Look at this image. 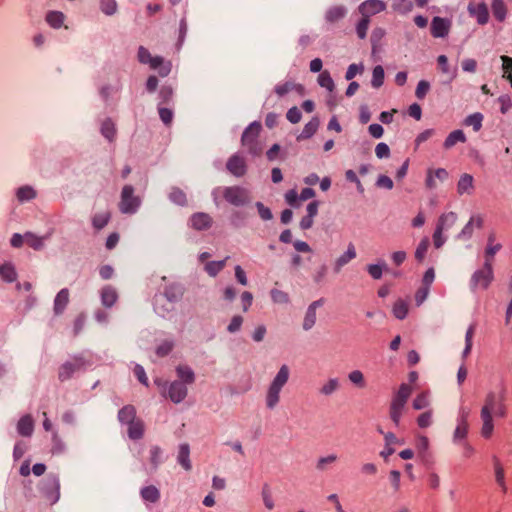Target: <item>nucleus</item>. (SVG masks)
<instances>
[{"mask_svg":"<svg viewBox=\"0 0 512 512\" xmlns=\"http://www.w3.org/2000/svg\"><path fill=\"white\" fill-rule=\"evenodd\" d=\"M136 410L132 405H126L121 408L118 412V420L121 423L129 424L133 420H135Z\"/></svg>","mask_w":512,"mask_h":512,"instance_id":"72a5a7b5","label":"nucleus"},{"mask_svg":"<svg viewBox=\"0 0 512 512\" xmlns=\"http://www.w3.org/2000/svg\"><path fill=\"white\" fill-rule=\"evenodd\" d=\"M191 226L196 230H206L212 225V218L203 212L195 213L190 218Z\"/></svg>","mask_w":512,"mask_h":512,"instance_id":"ddd939ff","label":"nucleus"},{"mask_svg":"<svg viewBox=\"0 0 512 512\" xmlns=\"http://www.w3.org/2000/svg\"><path fill=\"white\" fill-rule=\"evenodd\" d=\"M169 199L180 206L187 205V197L183 190L178 187H173L169 193Z\"/></svg>","mask_w":512,"mask_h":512,"instance_id":"ea45409f","label":"nucleus"},{"mask_svg":"<svg viewBox=\"0 0 512 512\" xmlns=\"http://www.w3.org/2000/svg\"><path fill=\"white\" fill-rule=\"evenodd\" d=\"M369 22H370V20L367 15L363 16L362 19L359 21L357 28H356L357 35L359 36V38L364 39L366 37Z\"/></svg>","mask_w":512,"mask_h":512,"instance_id":"6e6d98bb","label":"nucleus"},{"mask_svg":"<svg viewBox=\"0 0 512 512\" xmlns=\"http://www.w3.org/2000/svg\"><path fill=\"white\" fill-rule=\"evenodd\" d=\"M177 461L186 471H190L192 469L190 461V447L187 443H183L179 446Z\"/></svg>","mask_w":512,"mask_h":512,"instance_id":"4be33fe9","label":"nucleus"},{"mask_svg":"<svg viewBox=\"0 0 512 512\" xmlns=\"http://www.w3.org/2000/svg\"><path fill=\"white\" fill-rule=\"evenodd\" d=\"M473 189V177L470 174H464L458 181L457 191L459 194L470 193Z\"/></svg>","mask_w":512,"mask_h":512,"instance_id":"e433bc0d","label":"nucleus"},{"mask_svg":"<svg viewBox=\"0 0 512 512\" xmlns=\"http://www.w3.org/2000/svg\"><path fill=\"white\" fill-rule=\"evenodd\" d=\"M18 433L24 437L31 436L34 430V422L30 415H25L18 421Z\"/></svg>","mask_w":512,"mask_h":512,"instance_id":"b1692460","label":"nucleus"},{"mask_svg":"<svg viewBox=\"0 0 512 512\" xmlns=\"http://www.w3.org/2000/svg\"><path fill=\"white\" fill-rule=\"evenodd\" d=\"M260 131L261 123L254 121L244 130L241 138L242 145L254 156L260 155L263 149L258 141Z\"/></svg>","mask_w":512,"mask_h":512,"instance_id":"7ed1b4c3","label":"nucleus"},{"mask_svg":"<svg viewBox=\"0 0 512 512\" xmlns=\"http://www.w3.org/2000/svg\"><path fill=\"white\" fill-rule=\"evenodd\" d=\"M408 313V305L403 300H398L393 306V314L397 319H404Z\"/></svg>","mask_w":512,"mask_h":512,"instance_id":"c03bdc74","label":"nucleus"},{"mask_svg":"<svg viewBox=\"0 0 512 512\" xmlns=\"http://www.w3.org/2000/svg\"><path fill=\"white\" fill-rule=\"evenodd\" d=\"M140 495L145 502L157 503L160 500V491L154 485L143 487L140 490Z\"/></svg>","mask_w":512,"mask_h":512,"instance_id":"393cba45","label":"nucleus"},{"mask_svg":"<svg viewBox=\"0 0 512 512\" xmlns=\"http://www.w3.org/2000/svg\"><path fill=\"white\" fill-rule=\"evenodd\" d=\"M172 349H173V343L170 341H164L157 347L156 354L159 357H164V356L168 355Z\"/></svg>","mask_w":512,"mask_h":512,"instance_id":"69168bd1","label":"nucleus"},{"mask_svg":"<svg viewBox=\"0 0 512 512\" xmlns=\"http://www.w3.org/2000/svg\"><path fill=\"white\" fill-rule=\"evenodd\" d=\"M226 168L236 177H241L246 173L245 160L237 154L228 159Z\"/></svg>","mask_w":512,"mask_h":512,"instance_id":"f8f14e48","label":"nucleus"},{"mask_svg":"<svg viewBox=\"0 0 512 512\" xmlns=\"http://www.w3.org/2000/svg\"><path fill=\"white\" fill-rule=\"evenodd\" d=\"M498 102L500 103V111L502 114H506L512 107V102L508 95L500 96L498 98Z\"/></svg>","mask_w":512,"mask_h":512,"instance_id":"338daca9","label":"nucleus"},{"mask_svg":"<svg viewBox=\"0 0 512 512\" xmlns=\"http://www.w3.org/2000/svg\"><path fill=\"white\" fill-rule=\"evenodd\" d=\"M491 413L492 412H489L486 409H481V419L483 422L481 428V435L485 439H489L492 436L494 430V424Z\"/></svg>","mask_w":512,"mask_h":512,"instance_id":"f3484780","label":"nucleus"},{"mask_svg":"<svg viewBox=\"0 0 512 512\" xmlns=\"http://www.w3.org/2000/svg\"><path fill=\"white\" fill-rule=\"evenodd\" d=\"M64 13L60 11H50L46 15V22L54 29H59L65 21Z\"/></svg>","mask_w":512,"mask_h":512,"instance_id":"2f4dec72","label":"nucleus"},{"mask_svg":"<svg viewBox=\"0 0 512 512\" xmlns=\"http://www.w3.org/2000/svg\"><path fill=\"white\" fill-rule=\"evenodd\" d=\"M128 425V436L130 439L138 440L143 437L144 424L141 420H133Z\"/></svg>","mask_w":512,"mask_h":512,"instance_id":"c756f323","label":"nucleus"},{"mask_svg":"<svg viewBox=\"0 0 512 512\" xmlns=\"http://www.w3.org/2000/svg\"><path fill=\"white\" fill-rule=\"evenodd\" d=\"M346 15V9L343 6H334L325 14V19L328 23L334 24L343 19Z\"/></svg>","mask_w":512,"mask_h":512,"instance_id":"c85d7f7f","label":"nucleus"},{"mask_svg":"<svg viewBox=\"0 0 512 512\" xmlns=\"http://www.w3.org/2000/svg\"><path fill=\"white\" fill-rule=\"evenodd\" d=\"M109 219H110L109 212L98 213V214L94 215V217L92 219V224L95 229L100 230L108 224Z\"/></svg>","mask_w":512,"mask_h":512,"instance_id":"37998d69","label":"nucleus"},{"mask_svg":"<svg viewBox=\"0 0 512 512\" xmlns=\"http://www.w3.org/2000/svg\"><path fill=\"white\" fill-rule=\"evenodd\" d=\"M494 470L496 482L502 488V491L505 493L507 491V486L505 484L504 468L501 465L499 459H497L496 457L494 458Z\"/></svg>","mask_w":512,"mask_h":512,"instance_id":"4c0bfd02","label":"nucleus"},{"mask_svg":"<svg viewBox=\"0 0 512 512\" xmlns=\"http://www.w3.org/2000/svg\"><path fill=\"white\" fill-rule=\"evenodd\" d=\"M223 198L233 206H244L251 201V192L242 186L224 187L222 190Z\"/></svg>","mask_w":512,"mask_h":512,"instance_id":"20e7f679","label":"nucleus"},{"mask_svg":"<svg viewBox=\"0 0 512 512\" xmlns=\"http://www.w3.org/2000/svg\"><path fill=\"white\" fill-rule=\"evenodd\" d=\"M430 89V84L428 81H425V80H421L418 85H417V88H416V91H415V95L418 99H423L427 92L429 91Z\"/></svg>","mask_w":512,"mask_h":512,"instance_id":"680f3d73","label":"nucleus"},{"mask_svg":"<svg viewBox=\"0 0 512 512\" xmlns=\"http://www.w3.org/2000/svg\"><path fill=\"white\" fill-rule=\"evenodd\" d=\"M466 137L462 130H455L451 132L444 142V147L449 149L453 147L457 142H465Z\"/></svg>","mask_w":512,"mask_h":512,"instance_id":"58836bf2","label":"nucleus"},{"mask_svg":"<svg viewBox=\"0 0 512 512\" xmlns=\"http://www.w3.org/2000/svg\"><path fill=\"white\" fill-rule=\"evenodd\" d=\"M292 91H295L300 96L304 95V87L301 84H297L293 81H287L275 87V93L280 97Z\"/></svg>","mask_w":512,"mask_h":512,"instance_id":"dca6fc26","label":"nucleus"},{"mask_svg":"<svg viewBox=\"0 0 512 512\" xmlns=\"http://www.w3.org/2000/svg\"><path fill=\"white\" fill-rule=\"evenodd\" d=\"M25 242L35 250H40L43 248V238L36 236L31 232H27L25 234Z\"/></svg>","mask_w":512,"mask_h":512,"instance_id":"a18cd8bd","label":"nucleus"},{"mask_svg":"<svg viewBox=\"0 0 512 512\" xmlns=\"http://www.w3.org/2000/svg\"><path fill=\"white\" fill-rule=\"evenodd\" d=\"M495 234L490 233L488 236V243L485 249V262L489 263L493 266L494 256L495 254L502 248V245L497 243L495 244Z\"/></svg>","mask_w":512,"mask_h":512,"instance_id":"aec40b11","label":"nucleus"},{"mask_svg":"<svg viewBox=\"0 0 512 512\" xmlns=\"http://www.w3.org/2000/svg\"><path fill=\"white\" fill-rule=\"evenodd\" d=\"M177 376L180 378V382L186 384H192L195 381V374L193 370L187 365H179L176 368Z\"/></svg>","mask_w":512,"mask_h":512,"instance_id":"7c9ffc66","label":"nucleus"},{"mask_svg":"<svg viewBox=\"0 0 512 512\" xmlns=\"http://www.w3.org/2000/svg\"><path fill=\"white\" fill-rule=\"evenodd\" d=\"M363 71L364 66L362 64H351L346 71L345 78L347 80H352L358 73L361 74Z\"/></svg>","mask_w":512,"mask_h":512,"instance_id":"bf43d9fd","label":"nucleus"},{"mask_svg":"<svg viewBox=\"0 0 512 512\" xmlns=\"http://www.w3.org/2000/svg\"><path fill=\"white\" fill-rule=\"evenodd\" d=\"M226 265V259L221 261H211L205 265V271L212 277H215Z\"/></svg>","mask_w":512,"mask_h":512,"instance_id":"a19ab883","label":"nucleus"},{"mask_svg":"<svg viewBox=\"0 0 512 512\" xmlns=\"http://www.w3.org/2000/svg\"><path fill=\"white\" fill-rule=\"evenodd\" d=\"M17 271L11 262H4L0 265V278L6 283H12L17 279Z\"/></svg>","mask_w":512,"mask_h":512,"instance_id":"412c9836","label":"nucleus"},{"mask_svg":"<svg viewBox=\"0 0 512 512\" xmlns=\"http://www.w3.org/2000/svg\"><path fill=\"white\" fill-rule=\"evenodd\" d=\"M412 393V388L403 383L400 385L398 392L394 395L391 405H390V418L393 423L398 426L400 423V418L402 415V411Z\"/></svg>","mask_w":512,"mask_h":512,"instance_id":"f03ea898","label":"nucleus"},{"mask_svg":"<svg viewBox=\"0 0 512 512\" xmlns=\"http://www.w3.org/2000/svg\"><path fill=\"white\" fill-rule=\"evenodd\" d=\"M243 318L239 315H235L232 317L229 325L227 326V330L230 333L238 332L242 326Z\"/></svg>","mask_w":512,"mask_h":512,"instance_id":"e2e57ef3","label":"nucleus"},{"mask_svg":"<svg viewBox=\"0 0 512 512\" xmlns=\"http://www.w3.org/2000/svg\"><path fill=\"white\" fill-rule=\"evenodd\" d=\"M319 305L320 301H314L308 307L303 321L304 330H310L315 325L317 319L316 310Z\"/></svg>","mask_w":512,"mask_h":512,"instance_id":"5701e85b","label":"nucleus"},{"mask_svg":"<svg viewBox=\"0 0 512 512\" xmlns=\"http://www.w3.org/2000/svg\"><path fill=\"white\" fill-rule=\"evenodd\" d=\"M482 120L483 116L481 113H474L465 119V124L472 126L475 131H479L482 127Z\"/></svg>","mask_w":512,"mask_h":512,"instance_id":"de8ad7c7","label":"nucleus"},{"mask_svg":"<svg viewBox=\"0 0 512 512\" xmlns=\"http://www.w3.org/2000/svg\"><path fill=\"white\" fill-rule=\"evenodd\" d=\"M158 112H159L160 119L162 120V122L165 125H170L172 123L173 111L171 109L165 108V107H159Z\"/></svg>","mask_w":512,"mask_h":512,"instance_id":"4d7b16f0","label":"nucleus"},{"mask_svg":"<svg viewBox=\"0 0 512 512\" xmlns=\"http://www.w3.org/2000/svg\"><path fill=\"white\" fill-rule=\"evenodd\" d=\"M290 370L287 365H282L272 380L266 393V407L270 410L274 409L280 401V392L288 382Z\"/></svg>","mask_w":512,"mask_h":512,"instance_id":"f257e3e1","label":"nucleus"},{"mask_svg":"<svg viewBox=\"0 0 512 512\" xmlns=\"http://www.w3.org/2000/svg\"><path fill=\"white\" fill-rule=\"evenodd\" d=\"M286 117L288 121H290L293 124H296L301 120V112L297 107H292L288 110Z\"/></svg>","mask_w":512,"mask_h":512,"instance_id":"774afa93","label":"nucleus"},{"mask_svg":"<svg viewBox=\"0 0 512 512\" xmlns=\"http://www.w3.org/2000/svg\"><path fill=\"white\" fill-rule=\"evenodd\" d=\"M474 333H475V325H471L468 328V330L466 332V336H465L466 346H465V349L463 352L464 357H467L472 349V339H473Z\"/></svg>","mask_w":512,"mask_h":512,"instance_id":"5fc2aeb1","label":"nucleus"},{"mask_svg":"<svg viewBox=\"0 0 512 512\" xmlns=\"http://www.w3.org/2000/svg\"><path fill=\"white\" fill-rule=\"evenodd\" d=\"M355 256H356L355 248L352 244H350L347 252L338 258V260L336 262L337 270L340 267H342L343 265H345L346 263H348L350 260L355 258Z\"/></svg>","mask_w":512,"mask_h":512,"instance_id":"3c124183","label":"nucleus"},{"mask_svg":"<svg viewBox=\"0 0 512 512\" xmlns=\"http://www.w3.org/2000/svg\"><path fill=\"white\" fill-rule=\"evenodd\" d=\"M468 413H463L461 419L454 431V440H463L468 434L469 424L467 421Z\"/></svg>","mask_w":512,"mask_h":512,"instance_id":"473e14b6","label":"nucleus"},{"mask_svg":"<svg viewBox=\"0 0 512 512\" xmlns=\"http://www.w3.org/2000/svg\"><path fill=\"white\" fill-rule=\"evenodd\" d=\"M37 196L36 190L30 185H24L17 189L16 197L19 202L24 203L35 199Z\"/></svg>","mask_w":512,"mask_h":512,"instance_id":"bb28decb","label":"nucleus"},{"mask_svg":"<svg viewBox=\"0 0 512 512\" xmlns=\"http://www.w3.org/2000/svg\"><path fill=\"white\" fill-rule=\"evenodd\" d=\"M384 69L381 65H377L374 67L372 72V81L371 84L374 88H379L384 83Z\"/></svg>","mask_w":512,"mask_h":512,"instance_id":"79ce46f5","label":"nucleus"},{"mask_svg":"<svg viewBox=\"0 0 512 512\" xmlns=\"http://www.w3.org/2000/svg\"><path fill=\"white\" fill-rule=\"evenodd\" d=\"M187 393V387L183 382L174 381L169 386L168 397L172 402L180 403L185 399Z\"/></svg>","mask_w":512,"mask_h":512,"instance_id":"9b49d317","label":"nucleus"},{"mask_svg":"<svg viewBox=\"0 0 512 512\" xmlns=\"http://www.w3.org/2000/svg\"><path fill=\"white\" fill-rule=\"evenodd\" d=\"M255 207L257 208L258 214L262 220L268 221L273 218L271 210L268 207H266L262 202H256Z\"/></svg>","mask_w":512,"mask_h":512,"instance_id":"864d4df0","label":"nucleus"},{"mask_svg":"<svg viewBox=\"0 0 512 512\" xmlns=\"http://www.w3.org/2000/svg\"><path fill=\"white\" fill-rule=\"evenodd\" d=\"M385 4L380 0H368L363 2L359 10L363 16H370L376 13H379L385 9Z\"/></svg>","mask_w":512,"mask_h":512,"instance_id":"4468645a","label":"nucleus"},{"mask_svg":"<svg viewBox=\"0 0 512 512\" xmlns=\"http://www.w3.org/2000/svg\"><path fill=\"white\" fill-rule=\"evenodd\" d=\"M470 13L476 17L477 22L484 25L488 22L489 12L485 3H478L476 5L469 6Z\"/></svg>","mask_w":512,"mask_h":512,"instance_id":"a211bd4d","label":"nucleus"},{"mask_svg":"<svg viewBox=\"0 0 512 512\" xmlns=\"http://www.w3.org/2000/svg\"><path fill=\"white\" fill-rule=\"evenodd\" d=\"M161 456L162 450L159 446H152L150 448V463L153 466L154 470H156L160 463L162 462Z\"/></svg>","mask_w":512,"mask_h":512,"instance_id":"09e8293b","label":"nucleus"},{"mask_svg":"<svg viewBox=\"0 0 512 512\" xmlns=\"http://www.w3.org/2000/svg\"><path fill=\"white\" fill-rule=\"evenodd\" d=\"M432 422V411H426L417 418V424L420 428H427Z\"/></svg>","mask_w":512,"mask_h":512,"instance_id":"13d9d810","label":"nucleus"},{"mask_svg":"<svg viewBox=\"0 0 512 512\" xmlns=\"http://www.w3.org/2000/svg\"><path fill=\"white\" fill-rule=\"evenodd\" d=\"M449 217L454 219L455 218V214L453 212H451L448 215H442L439 218L436 230H435V232L433 234L434 245H435L436 248H440L443 245V243H444V240L442 239L443 224H444V221L446 219H448Z\"/></svg>","mask_w":512,"mask_h":512,"instance_id":"a878e982","label":"nucleus"},{"mask_svg":"<svg viewBox=\"0 0 512 512\" xmlns=\"http://www.w3.org/2000/svg\"><path fill=\"white\" fill-rule=\"evenodd\" d=\"M270 296L272 301L277 304H287L290 300L288 293L279 289H272Z\"/></svg>","mask_w":512,"mask_h":512,"instance_id":"49530a36","label":"nucleus"},{"mask_svg":"<svg viewBox=\"0 0 512 512\" xmlns=\"http://www.w3.org/2000/svg\"><path fill=\"white\" fill-rule=\"evenodd\" d=\"M118 299V293L116 289L110 285H106L101 290V302L102 305L110 308L112 307Z\"/></svg>","mask_w":512,"mask_h":512,"instance_id":"6ab92c4d","label":"nucleus"},{"mask_svg":"<svg viewBox=\"0 0 512 512\" xmlns=\"http://www.w3.org/2000/svg\"><path fill=\"white\" fill-rule=\"evenodd\" d=\"M428 246H429V242L427 239H424L420 242V244L418 245V247L415 251V258L418 261H422L425 258V255L428 250Z\"/></svg>","mask_w":512,"mask_h":512,"instance_id":"052dcab7","label":"nucleus"},{"mask_svg":"<svg viewBox=\"0 0 512 512\" xmlns=\"http://www.w3.org/2000/svg\"><path fill=\"white\" fill-rule=\"evenodd\" d=\"M42 492L46 499L53 505L60 499V479L53 473L47 475L43 481Z\"/></svg>","mask_w":512,"mask_h":512,"instance_id":"423d86ee","label":"nucleus"},{"mask_svg":"<svg viewBox=\"0 0 512 512\" xmlns=\"http://www.w3.org/2000/svg\"><path fill=\"white\" fill-rule=\"evenodd\" d=\"M315 196V192L311 188H304L301 191V194L298 195L295 189H291L286 192L285 200L292 207H298L300 205V201H306Z\"/></svg>","mask_w":512,"mask_h":512,"instance_id":"1a4fd4ad","label":"nucleus"},{"mask_svg":"<svg viewBox=\"0 0 512 512\" xmlns=\"http://www.w3.org/2000/svg\"><path fill=\"white\" fill-rule=\"evenodd\" d=\"M86 366V361L82 357H75L71 361H67L62 364L58 371V378L60 381L64 382L72 377V375L84 369Z\"/></svg>","mask_w":512,"mask_h":512,"instance_id":"6e6552de","label":"nucleus"},{"mask_svg":"<svg viewBox=\"0 0 512 512\" xmlns=\"http://www.w3.org/2000/svg\"><path fill=\"white\" fill-rule=\"evenodd\" d=\"M100 9L104 14L111 16L117 11V2L116 0H101Z\"/></svg>","mask_w":512,"mask_h":512,"instance_id":"8fccbe9b","label":"nucleus"},{"mask_svg":"<svg viewBox=\"0 0 512 512\" xmlns=\"http://www.w3.org/2000/svg\"><path fill=\"white\" fill-rule=\"evenodd\" d=\"M450 30V21L436 16L432 19L430 31L433 37L443 38L446 37Z\"/></svg>","mask_w":512,"mask_h":512,"instance_id":"9d476101","label":"nucleus"},{"mask_svg":"<svg viewBox=\"0 0 512 512\" xmlns=\"http://www.w3.org/2000/svg\"><path fill=\"white\" fill-rule=\"evenodd\" d=\"M318 126H319L318 119L317 118L312 119L310 122H308L304 126L302 132L297 136V140L301 141V140L310 138L311 136H313L316 133Z\"/></svg>","mask_w":512,"mask_h":512,"instance_id":"f704fd0d","label":"nucleus"},{"mask_svg":"<svg viewBox=\"0 0 512 512\" xmlns=\"http://www.w3.org/2000/svg\"><path fill=\"white\" fill-rule=\"evenodd\" d=\"M491 10L493 16L499 22H503L506 19L507 6L503 0H492Z\"/></svg>","mask_w":512,"mask_h":512,"instance_id":"cd10ccee","label":"nucleus"},{"mask_svg":"<svg viewBox=\"0 0 512 512\" xmlns=\"http://www.w3.org/2000/svg\"><path fill=\"white\" fill-rule=\"evenodd\" d=\"M161 104H168L173 97V89L170 86H163L160 90Z\"/></svg>","mask_w":512,"mask_h":512,"instance_id":"0e129e2a","label":"nucleus"},{"mask_svg":"<svg viewBox=\"0 0 512 512\" xmlns=\"http://www.w3.org/2000/svg\"><path fill=\"white\" fill-rule=\"evenodd\" d=\"M141 205L139 196L134 195V187L125 185L121 191V199L119 202V210L123 214H134Z\"/></svg>","mask_w":512,"mask_h":512,"instance_id":"39448f33","label":"nucleus"},{"mask_svg":"<svg viewBox=\"0 0 512 512\" xmlns=\"http://www.w3.org/2000/svg\"><path fill=\"white\" fill-rule=\"evenodd\" d=\"M101 134L110 142H112L115 139L116 127L114 122L110 118H107L102 122Z\"/></svg>","mask_w":512,"mask_h":512,"instance_id":"c9c22d12","label":"nucleus"},{"mask_svg":"<svg viewBox=\"0 0 512 512\" xmlns=\"http://www.w3.org/2000/svg\"><path fill=\"white\" fill-rule=\"evenodd\" d=\"M69 290L67 288L61 289L55 299L53 311L55 315H61L69 303Z\"/></svg>","mask_w":512,"mask_h":512,"instance_id":"2eb2a0df","label":"nucleus"},{"mask_svg":"<svg viewBox=\"0 0 512 512\" xmlns=\"http://www.w3.org/2000/svg\"><path fill=\"white\" fill-rule=\"evenodd\" d=\"M429 405L428 393L422 392L416 396L413 400V408L416 410H421L426 408Z\"/></svg>","mask_w":512,"mask_h":512,"instance_id":"603ef678","label":"nucleus"},{"mask_svg":"<svg viewBox=\"0 0 512 512\" xmlns=\"http://www.w3.org/2000/svg\"><path fill=\"white\" fill-rule=\"evenodd\" d=\"M493 280V266L489 263H484L483 267L477 270L472 275V286L474 289L480 287L487 289Z\"/></svg>","mask_w":512,"mask_h":512,"instance_id":"0eeeda50","label":"nucleus"}]
</instances>
